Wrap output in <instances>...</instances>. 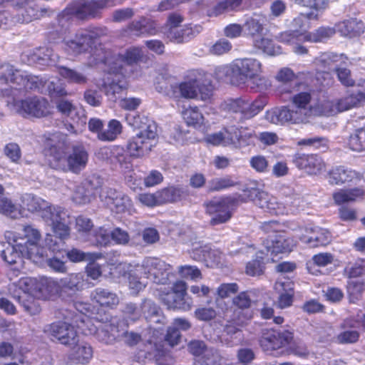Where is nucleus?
Segmentation results:
<instances>
[{
	"label": "nucleus",
	"instance_id": "f257e3e1",
	"mask_svg": "<svg viewBox=\"0 0 365 365\" xmlns=\"http://www.w3.org/2000/svg\"><path fill=\"white\" fill-rule=\"evenodd\" d=\"M103 34V31L99 29L79 31L73 38L64 39L65 50L68 53L76 55L90 49L88 64L93 66L102 63L106 67V74L102 86L106 95L111 101H115L116 95L120 93L127 86L124 66L143 61L144 53L140 48L133 47L128 49L124 55H113L101 44L93 48L97 38Z\"/></svg>",
	"mask_w": 365,
	"mask_h": 365
},
{
	"label": "nucleus",
	"instance_id": "f03ea898",
	"mask_svg": "<svg viewBox=\"0 0 365 365\" xmlns=\"http://www.w3.org/2000/svg\"><path fill=\"white\" fill-rule=\"evenodd\" d=\"M48 151V160L51 168L79 173L88 161V153L82 144L70 146L66 135L54 133Z\"/></svg>",
	"mask_w": 365,
	"mask_h": 365
},
{
	"label": "nucleus",
	"instance_id": "7ed1b4c3",
	"mask_svg": "<svg viewBox=\"0 0 365 365\" xmlns=\"http://www.w3.org/2000/svg\"><path fill=\"white\" fill-rule=\"evenodd\" d=\"M291 106L274 108L267 110L265 118L271 123L299 124L305 123L311 115L324 114V102L315 103L308 91L299 92L292 96Z\"/></svg>",
	"mask_w": 365,
	"mask_h": 365
},
{
	"label": "nucleus",
	"instance_id": "20e7f679",
	"mask_svg": "<svg viewBox=\"0 0 365 365\" xmlns=\"http://www.w3.org/2000/svg\"><path fill=\"white\" fill-rule=\"evenodd\" d=\"M21 199L29 211L41 212V217L52 227L55 235L61 237L69 236L70 217L67 210L58 206H49L48 202L31 193L24 194Z\"/></svg>",
	"mask_w": 365,
	"mask_h": 365
},
{
	"label": "nucleus",
	"instance_id": "39448f33",
	"mask_svg": "<svg viewBox=\"0 0 365 365\" xmlns=\"http://www.w3.org/2000/svg\"><path fill=\"white\" fill-rule=\"evenodd\" d=\"M170 267V264L160 259H144L141 264L136 265L129 273L128 286L131 294H136L143 289L148 279L156 284L164 285L168 280Z\"/></svg>",
	"mask_w": 365,
	"mask_h": 365
},
{
	"label": "nucleus",
	"instance_id": "423d86ee",
	"mask_svg": "<svg viewBox=\"0 0 365 365\" xmlns=\"http://www.w3.org/2000/svg\"><path fill=\"white\" fill-rule=\"evenodd\" d=\"M222 69L225 73H231L232 76L240 83L250 82L251 87L253 88L262 91L269 86L267 79L261 76L262 65L256 58H237Z\"/></svg>",
	"mask_w": 365,
	"mask_h": 365
},
{
	"label": "nucleus",
	"instance_id": "0eeeda50",
	"mask_svg": "<svg viewBox=\"0 0 365 365\" xmlns=\"http://www.w3.org/2000/svg\"><path fill=\"white\" fill-rule=\"evenodd\" d=\"M26 91L19 90V86H11L10 88L2 91L4 96L11 97L7 101L9 108L22 115H31L41 118L49 113L48 102L43 98H30L25 100H19L17 93L22 95Z\"/></svg>",
	"mask_w": 365,
	"mask_h": 365
},
{
	"label": "nucleus",
	"instance_id": "6e6552de",
	"mask_svg": "<svg viewBox=\"0 0 365 365\" xmlns=\"http://www.w3.org/2000/svg\"><path fill=\"white\" fill-rule=\"evenodd\" d=\"M5 238L9 242H23L29 259L34 263L41 262L46 256V247L40 246L41 232L31 225L24 226L20 232L6 231Z\"/></svg>",
	"mask_w": 365,
	"mask_h": 365
},
{
	"label": "nucleus",
	"instance_id": "1a4fd4ad",
	"mask_svg": "<svg viewBox=\"0 0 365 365\" xmlns=\"http://www.w3.org/2000/svg\"><path fill=\"white\" fill-rule=\"evenodd\" d=\"M125 0H77L64 9L58 16V23L63 26L72 16L78 19L96 16L101 9L114 6Z\"/></svg>",
	"mask_w": 365,
	"mask_h": 365
},
{
	"label": "nucleus",
	"instance_id": "9d476101",
	"mask_svg": "<svg viewBox=\"0 0 365 365\" xmlns=\"http://www.w3.org/2000/svg\"><path fill=\"white\" fill-rule=\"evenodd\" d=\"M334 34V30L331 28L321 27L313 33H291L282 32L279 36V41L291 45L293 51L297 54H304L307 52L301 43L305 41L320 42L331 37Z\"/></svg>",
	"mask_w": 365,
	"mask_h": 365
},
{
	"label": "nucleus",
	"instance_id": "9b49d317",
	"mask_svg": "<svg viewBox=\"0 0 365 365\" xmlns=\"http://www.w3.org/2000/svg\"><path fill=\"white\" fill-rule=\"evenodd\" d=\"M156 90L176 100L181 98L194 99L197 98V79L191 78L180 83L173 85L170 78L164 79L163 76L157 78Z\"/></svg>",
	"mask_w": 365,
	"mask_h": 365
},
{
	"label": "nucleus",
	"instance_id": "f8f14e48",
	"mask_svg": "<svg viewBox=\"0 0 365 365\" xmlns=\"http://www.w3.org/2000/svg\"><path fill=\"white\" fill-rule=\"evenodd\" d=\"M36 77L30 76L26 71L4 63L0 65V84L16 86L19 88H34L39 83Z\"/></svg>",
	"mask_w": 365,
	"mask_h": 365
},
{
	"label": "nucleus",
	"instance_id": "ddd939ff",
	"mask_svg": "<svg viewBox=\"0 0 365 365\" xmlns=\"http://www.w3.org/2000/svg\"><path fill=\"white\" fill-rule=\"evenodd\" d=\"M267 103V98L261 97L254 101L245 98L230 99L225 102V109L237 115L239 120L250 119L258 114Z\"/></svg>",
	"mask_w": 365,
	"mask_h": 365
},
{
	"label": "nucleus",
	"instance_id": "4468645a",
	"mask_svg": "<svg viewBox=\"0 0 365 365\" xmlns=\"http://www.w3.org/2000/svg\"><path fill=\"white\" fill-rule=\"evenodd\" d=\"M157 126L151 123L148 130H142L133 136L128 143V150L133 157L147 155L155 145Z\"/></svg>",
	"mask_w": 365,
	"mask_h": 365
},
{
	"label": "nucleus",
	"instance_id": "2eb2a0df",
	"mask_svg": "<svg viewBox=\"0 0 365 365\" xmlns=\"http://www.w3.org/2000/svg\"><path fill=\"white\" fill-rule=\"evenodd\" d=\"M245 195L256 205L272 215H284L288 213V209L281 202H278L275 197L260 190L258 188L252 187L244 190Z\"/></svg>",
	"mask_w": 365,
	"mask_h": 365
},
{
	"label": "nucleus",
	"instance_id": "dca6fc26",
	"mask_svg": "<svg viewBox=\"0 0 365 365\" xmlns=\"http://www.w3.org/2000/svg\"><path fill=\"white\" fill-rule=\"evenodd\" d=\"M235 199L231 196L215 198L206 204L207 212L212 215V225L227 222L231 217V210L235 204Z\"/></svg>",
	"mask_w": 365,
	"mask_h": 365
},
{
	"label": "nucleus",
	"instance_id": "f3484780",
	"mask_svg": "<svg viewBox=\"0 0 365 365\" xmlns=\"http://www.w3.org/2000/svg\"><path fill=\"white\" fill-rule=\"evenodd\" d=\"M68 236L61 237L59 235H51L48 234L45 238V245L47 250L53 254L51 257L46 259V264L53 271L64 274L67 272L66 262L60 259L57 255L60 254L64 249L63 240Z\"/></svg>",
	"mask_w": 365,
	"mask_h": 365
},
{
	"label": "nucleus",
	"instance_id": "a211bd4d",
	"mask_svg": "<svg viewBox=\"0 0 365 365\" xmlns=\"http://www.w3.org/2000/svg\"><path fill=\"white\" fill-rule=\"evenodd\" d=\"M101 200L113 212L121 213L131 206L130 197L113 188H103L100 193Z\"/></svg>",
	"mask_w": 365,
	"mask_h": 365
},
{
	"label": "nucleus",
	"instance_id": "6ab92c4d",
	"mask_svg": "<svg viewBox=\"0 0 365 365\" xmlns=\"http://www.w3.org/2000/svg\"><path fill=\"white\" fill-rule=\"evenodd\" d=\"M53 341L61 344L73 346L78 341V336L74 327L66 322H57L51 324L47 330Z\"/></svg>",
	"mask_w": 365,
	"mask_h": 365
},
{
	"label": "nucleus",
	"instance_id": "aec40b11",
	"mask_svg": "<svg viewBox=\"0 0 365 365\" xmlns=\"http://www.w3.org/2000/svg\"><path fill=\"white\" fill-rule=\"evenodd\" d=\"M46 284L51 291L53 289L56 293L61 287L71 291H81L88 287V283L85 281L83 274L81 273L70 274L60 280L49 278L46 279Z\"/></svg>",
	"mask_w": 365,
	"mask_h": 365
},
{
	"label": "nucleus",
	"instance_id": "412c9836",
	"mask_svg": "<svg viewBox=\"0 0 365 365\" xmlns=\"http://www.w3.org/2000/svg\"><path fill=\"white\" fill-rule=\"evenodd\" d=\"M268 23L267 16L260 12L246 16L243 24L245 36L252 39L264 36Z\"/></svg>",
	"mask_w": 365,
	"mask_h": 365
},
{
	"label": "nucleus",
	"instance_id": "4be33fe9",
	"mask_svg": "<svg viewBox=\"0 0 365 365\" xmlns=\"http://www.w3.org/2000/svg\"><path fill=\"white\" fill-rule=\"evenodd\" d=\"M296 236L304 243L309 247H314L324 246L329 244L331 241L330 233L324 229L316 227L312 228H299Z\"/></svg>",
	"mask_w": 365,
	"mask_h": 365
},
{
	"label": "nucleus",
	"instance_id": "5701e85b",
	"mask_svg": "<svg viewBox=\"0 0 365 365\" xmlns=\"http://www.w3.org/2000/svg\"><path fill=\"white\" fill-rule=\"evenodd\" d=\"M293 163L298 168L305 170L311 175L320 173L325 167L322 158L315 154L297 153L293 158Z\"/></svg>",
	"mask_w": 365,
	"mask_h": 365
},
{
	"label": "nucleus",
	"instance_id": "b1692460",
	"mask_svg": "<svg viewBox=\"0 0 365 365\" xmlns=\"http://www.w3.org/2000/svg\"><path fill=\"white\" fill-rule=\"evenodd\" d=\"M292 338V333L289 331L279 332L273 330L264 334L259 342L262 348L265 351H269L278 349L287 345Z\"/></svg>",
	"mask_w": 365,
	"mask_h": 365
},
{
	"label": "nucleus",
	"instance_id": "393cba45",
	"mask_svg": "<svg viewBox=\"0 0 365 365\" xmlns=\"http://www.w3.org/2000/svg\"><path fill=\"white\" fill-rule=\"evenodd\" d=\"M7 289V292L2 294L11 295V297H21V294L33 296L39 289V285L36 279L26 277L9 284Z\"/></svg>",
	"mask_w": 365,
	"mask_h": 365
},
{
	"label": "nucleus",
	"instance_id": "a878e982",
	"mask_svg": "<svg viewBox=\"0 0 365 365\" xmlns=\"http://www.w3.org/2000/svg\"><path fill=\"white\" fill-rule=\"evenodd\" d=\"M362 104L355 93L343 97L336 101H324V114L333 115L339 112L350 110L353 108L361 106Z\"/></svg>",
	"mask_w": 365,
	"mask_h": 365
},
{
	"label": "nucleus",
	"instance_id": "bb28decb",
	"mask_svg": "<svg viewBox=\"0 0 365 365\" xmlns=\"http://www.w3.org/2000/svg\"><path fill=\"white\" fill-rule=\"evenodd\" d=\"M16 5L19 6V11L15 22L29 23L39 19L44 12L36 5V0H17Z\"/></svg>",
	"mask_w": 365,
	"mask_h": 365
},
{
	"label": "nucleus",
	"instance_id": "cd10ccee",
	"mask_svg": "<svg viewBox=\"0 0 365 365\" xmlns=\"http://www.w3.org/2000/svg\"><path fill=\"white\" fill-rule=\"evenodd\" d=\"M110 316L103 312L104 320L98 322V327L94 336L101 342L105 344H111L120 337V331L116 326L109 322Z\"/></svg>",
	"mask_w": 365,
	"mask_h": 365
},
{
	"label": "nucleus",
	"instance_id": "c85d7f7f",
	"mask_svg": "<svg viewBox=\"0 0 365 365\" xmlns=\"http://www.w3.org/2000/svg\"><path fill=\"white\" fill-rule=\"evenodd\" d=\"M29 75L30 76L38 78V79L40 80L39 83L37 84L36 87L32 88L19 87V90L29 91L37 89L38 91H41V92H48V93L53 98L66 95L67 93L63 86V83L61 82L60 79L53 78L49 80H44L43 78L38 76H34L29 73Z\"/></svg>",
	"mask_w": 365,
	"mask_h": 365
},
{
	"label": "nucleus",
	"instance_id": "c756f323",
	"mask_svg": "<svg viewBox=\"0 0 365 365\" xmlns=\"http://www.w3.org/2000/svg\"><path fill=\"white\" fill-rule=\"evenodd\" d=\"M70 198L76 205H82L91 202L95 197V192L90 182L81 184H71Z\"/></svg>",
	"mask_w": 365,
	"mask_h": 365
},
{
	"label": "nucleus",
	"instance_id": "7c9ffc66",
	"mask_svg": "<svg viewBox=\"0 0 365 365\" xmlns=\"http://www.w3.org/2000/svg\"><path fill=\"white\" fill-rule=\"evenodd\" d=\"M358 325L354 319H345L340 325L341 331L334 337L335 342L339 344L356 343L359 338V333L355 329Z\"/></svg>",
	"mask_w": 365,
	"mask_h": 365
},
{
	"label": "nucleus",
	"instance_id": "2f4dec72",
	"mask_svg": "<svg viewBox=\"0 0 365 365\" xmlns=\"http://www.w3.org/2000/svg\"><path fill=\"white\" fill-rule=\"evenodd\" d=\"M269 237L264 244L267 252H270L271 256L290 252L294 246L292 241L286 238L283 232Z\"/></svg>",
	"mask_w": 365,
	"mask_h": 365
},
{
	"label": "nucleus",
	"instance_id": "473e14b6",
	"mask_svg": "<svg viewBox=\"0 0 365 365\" xmlns=\"http://www.w3.org/2000/svg\"><path fill=\"white\" fill-rule=\"evenodd\" d=\"M8 242V246L2 251L1 256L5 262L9 264H19L21 265L23 258H29V255L26 254V249L24 247L23 242H14L11 240Z\"/></svg>",
	"mask_w": 365,
	"mask_h": 365
},
{
	"label": "nucleus",
	"instance_id": "72a5a7b5",
	"mask_svg": "<svg viewBox=\"0 0 365 365\" xmlns=\"http://www.w3.org/2000/svg\"><path fill=\"white\" fill-rule=\"evenodd\" d=\"M361 174L356 170L344 166H337L330 170L329 182L332 185H339L344 182L360 180Z\"/></svg>",
	"mask_w": 365,
	"mask_h": 365
},
{
	"label": "nucleus",
	"instance_id": "f704fd0d",
	"mask_svg": "<svg viewBox=\"0 0 365 365\" xmlns=\"http://www.w3.org/2000/svg\"><path fill=\"white\" fill-rule=\"evenodd\" d=\"M232 126L229 128H223L217 132L207 134L204 140L206 143L214 146H228L233 145L234 141L237 138H232Z\"/></svg>",
	"mask_w": 365,
	"mask_h": 365
},
{
	"label": "nucleus",
	"instance_id": "c9c22d12",
	"mask_svg": "<svg viewBox=\"0 0 365 365\" xmlns=\"http://www.w3.org/2000/svg\"><path fill=\"white\" fill-rule=\"evenodd\" d=\"M72 351L69 356L70 360L76 364H85L93 356V349L86 342H77V344L70 346Z\"/></svg>",
	"mask_w": 365,
	"mask_h": 365
},
{
	"label": "nucleus",
	"instance_id": "e433bc0d",
	"mask_svg": "<svg viewBox=\"0 0 365 365\" xmlns=\"http://www.w3.org/2000/svg\"><path fill=\"white\" fill-rule=\"evenodd\" d=\"M102 312H99V314L96 313L93 315L81 316L80 322L77 324V327L86 335H94L98 327V322L104 320Z\"/></svg>",
	"mask_w": 365,
	"mask_h": 365
},
{
	"label": "nucleus",
	"instance_id": "4c0bfd02",
	"mask_svg": "<svg viewBox=\"0 0 365 365\" xmlns=\"http://www.w3.org/2000/svg\"><path fill=\"white\" fill-rule=\"evenodd\" d=\"M31 61L40 65H53L58 60V56L53 53L52 48L43 47L36 48L30 54Z\"/></svg>",
	"mask_w": 365,
	"mask_h": 365
},
{
	"label": "nucleus",
	"instance_id": "58836bf2",
	"mask_svg": "<svg viewBox=\"0 0 365 365\" xmlns=\"http://www.w3.org/2000/svg\"><path fill=\"white\" fill-rule=\"evenodd\" d=\"M128 30L131 35L136 36L146 34L153 35L156 31L155 23L145 18H141L139 21H133L130 24Z\"/></svg>",
	"mask_w": 365,
	"mask_h": 365
},
{
	"label": "nucleus",
	"instance_id": "ea45409f",
	"mask_svg": "<svg viewBox=\"0 0 365 365\" xmlns=\"http://www.w3.org/2000/svg\"><path fill=\"white\" fill-rule=\"evenodd\" d=\"M203 253H198L197 249L194 251L193 259L195 260H204L212 263V265H219L222 259V252L217 249H212L210 245H204Z\"/></svg>",
	"mask_w": 365,
	"mask_h": 365
},
{
	"label": "nucleus",
	"instance_id": "a19ab883",
	"mask_svg": "<svg viewBox=\"0 0 365 365\" xmlns=\"http://www.w3.org/2000/svg\"><path fill=\"white\" fill-rule=\"evenodd\" d=\"M277 81L282 83L280 88L283 93H292L294 91L296 83V76L292 70L289 68H283L279 71L276 76Z\"/></svg>",
	"mask_w": 365,
	"mask_h": 365
},
{
	"label": "nucleus",
	"instance_id": "79ce46f5",
	"mask_svg": "<svg viewBox=\"0 0 365 365\" xmlns=\"http://www.w3.org/2000/svg\"><path fill=\"white\" fill-rule=\"evenodd\" d=\"M123 125L115 119L110 120L106 128H103L98 135V139L103 141H113L122 133Z\"/></svg>",
	"mask_w": 365,
	"mask_h": 365
},
{
	"label": "nucleus",
	"instance_id": "37998d69",
	"mask_svg": "<svg viewBox=\"0 0 365 365\" xmlns=\"http://www.w3.org/2000/svg\"><path fill=\"white\" fill-rule=\"evenodd\" d=\"M91 303L81 301L74 302L75 308L83 314L82 316L93 315L96 313L99 314V312H104L103 302L97 300L96 298H91Z\"/></svg>",
	"mask_w": 365,
	"mask_h": 365
},
{
	"label": "nucleus",
	"instance_id": "c03bdc74",
	"mask_svg": "<svg viewBox=\"0 0 365 365\" xmlns=\"http://www.w3.org/2000/svg\"><path fill=\"white\" fill-rule=\"evenodd\" d=\"M339 32L344 36L353 37L363 31V24L356 19H347L336 26Z\"/></svg>",
	"mask_w": 365,
	"mask_h": 365
},
{
	"label": "nucleus",
	"instance_id": "a18cd8bd",
	"mask_svg": "<svg viewBox=\"0 0 365 365\" xmlns=\"http://www.w3.org/2000/svg\"><path fill=\"white\" fill-rule=\"evenodd\" d=\"M166 35L170 41L179 43L189 40L195 35V31L190 26L184 28L173 26L168 29Z\"/></svg>",
	"mask_w": 365,
	"mask_h": 365
},
{
	"label": "nucleus",
	"instance_id": "49530a36",
	"mask_svg": "<svg viewBox=\"0 0 365 365\" xmlns=\"http://www.w3.org/2000/svg\"><path fill=\"white\" fill-rule=\"evenodd\" d=\"M232 138L235 137L237 139L234 141L235 146H244L249 145L255 135L253 130L247 128L240 127V128L232 126Z\"/></svg>",
	"mask_w": 365,
	"mask_h": 365
},
{
	"label": "nucleus",
	"instance_id": "de8ad7c7",
	"mask_svg": "<svg viewBox=\"0 0 365 365\" xmlns=\"http://www.w3.org/2000/svg\"><path fill=\"white\" fill-rule=\"evenodd\" d=\"M364 191L359 188L351 189L348 190H341L334 193L333 198L337 205L347 203L356 201L362 198Z\"/></svg>",
	"mask_w": 365,
	"mask_h": 365
},
{
	"label": "nucleus",
	"instance_id": "09e8293b",
	"mask_svg": "<svg viewBox=\"0 0 365 365\" xmlns=\"http://www.w3.org/2000/svg\"><path fill=\"white\" fill-rule=\"evenodd\" d=\"M185 194L183 189L175 187H169L158 191V197L160 205L180 200Z\"/></svg>",
	"mask_w": 365,
	"mask_h": 365
},
{
	"label": "nucleus",
	"instance_id": "8fccbe9b",
	"mask_svg": "<svg viewBox=\"0 0 365 365\" xmlns=\"http://www.w3.org/2000/svg\"><path fill=\"white\" fill-rule=\"evenodd\" d=\"M182 115L188 125L200 127L204 124V117L197 106H189L184 108Z\"/></svg>",
	"mask_w": 365,
	"mask_h": 365
},
{
	"label": "nucleus",
	"instance_id": "3c124183",
	"mask_svg": "<svg viewBox=\"0 0 365 365\" xmlns=\"http://www.w3.org/2000/svg\"><path fill=\"white\" fill-rule=\"evenodd\" d=\"M222 341L229 346L238 344L242 339L241 330L229 322L225 327L222 334Z\"/></svg>",
	"mask_w": 365,
	"mask_h": 365
},
{
	"label": "nucleus",
	"instance_id": "603ef678",
	"mask_svg": "<svg viewBox=\"0 0 365 365\" xmlns=\"http://www.w3.org/2000/svg\"><path fill=\"white\" fill-rule=\"evenodd\" d=\"M101 252H83L78 249H72L66 252L67 258L73 262L91 260L94 261L102 257Z\"/></svg>",
	"mask_w": 365,
	"mask_h": 365
},
{
	"label": "nucleus",
	"instance_id": "864d4df0",
	"mask_svg": "<svg viewBox=\"0 0 365 365\" xmlns=\"http://www.w3.org/2000/svg\"><path fill=\"white\" fill-rule=\"evenodd\" d=\"M58 73L71 83L84 84L87 82V77L74 69L62 66L59 68Z\"/></svg>",
	"mask_w": 365,
	"mask_h": 365
},
{
	"label": "nucleus",
	"instance_id": "5fc2aeb1",
	"mask_svg": "<svg viewBox=\"0 0 365 365\" xmlns=\"http://www.w3.org/2000/svg\"><path fill=\"white\" fill-rule=\"evenodd\" d=\"M128 124L134 129L148 130L151 123H155L148 117L140 114H128L125 117Z\"/></svg>",
	"mask_w": 365,
	"mask_h": 365
},
{
	"label": "nucleus",
	"instance_id": "6e6d98bb",
	"mask_svg": "<svg viewBox=\"0 0 365 365\" xmlns=\"http://www.w3.org/2000/svg\"><path fill=\"white\" fill-rule=\"evenodd\" d=\"M254 45L264 53L269 56H276L280 53L279 48L275 47L272 41L264 36L253 39Z\"/></svg>",
	"mask_w": 365,
	"mask_h": 365
},
{
	"label": "nucleus",
	"instance_id": "4d7b16f0",
	"mask_svg": "<svg viewBox=\"0 0 365 365\" xmlns=\"http://www.w3.org/2000/svg\"><path fill=\"white\" fill-rule=\"evenodd\" d=\"M349 147L356 152H362L365 149V128H359L350 135Z\"/></svg>",
	"mask_w": 365,
	"mask_h": 365
},
{
	"label": "nucleus",
	"instance_id": "13d9d810",
	"mask_svg": "<svg viewBox=\"0 0 365 365\" xmlns=\"http://www.w3.org/2000/svg\"><path fill=\"white\" fill-rule=\"evenodd\" d=\"M168 309L173 310L187 311L192 305V298H163Z\"/></svg>",
	"mask_w": 365,
	"mask_h": 365
},
{
	"label": "nucleus",
	"instance_id": "bf43d9fd",
	"mask_svg": "<svg viewBox=\"0 0 365 365\" xmlns=\"http://www.w3.org/2000/svg\"><path fill=\"white\" fill-rule=\"evenodd\" d=\"M0 213L11 218H17L21 215L18 206L11 200L4 196L0 197Z\"/></svg>",
	"mask_w": 365,
	"mask_h": 365
},
{
	"label": "nucleus",
	"instance_id": "052dcab7",
	"mask_svg": "<svg viewBox=\"0 0 365 365\" xmlns=\"http://www.w3.org/2000/svg\"><path fill=\"white\" fill-rule=\"evenodd\" d=\"M187 288V284L185 282L178 280L171 286H168V287H165V284L162 285L160 288H158V290L160 291L163 294L165 295L173 294L176 297H185Z\"/></svg>",
	"mask_w": 365,
	"mask_h": 365
},
{
	"label": "nucleus",
	"instance_id": "680f3d73",
	"mask_svg": "<svg viewBox=\"0 0 365 365\" xmlns=\"http://www.w3.org/2000/svg\"><path fill=\"white\" fill-rule=\"evenodd\" d=\"M237 182L230 176L215 178L208 182L209 189L212 191H219L234 187Z\"/></svg>",
	"mask_w": 365,
	"mask_h": 365
},
{
	"label": "nucleus",
	"instance_id": "e2e57ef3",
	"mask_svg": "<svg viewBox=\"0 0 365 365\" xmlns=\"http://www.w3.org/2000/svg\"><path fill=\"white\" fill-rule=\"evenodd\" d=\"M339 56L332 53H323L315 59L314 63L322 72H327L331 69L332 64L336 63Z\"/></svg>",
	"mask_w": 365,
	"mask_h": 365
},
{
	"label": "nucleus",
	"instance_id": "0e129e2a",
	"mask_svg": "<svg viewBox=\"0 0 365 365\" xmlns=\"http://www.w3.org/2000/svg\"><path fill=\"white\" fill-rule=\"evenodd\" d=\"M274 290L279 297H294V283L288 279H279L274 284Z\"/></svg>",
	"mask_w": 365,
	"mask_h": 365
},
{
	"label": "nucleus",
	"instance_id": "69168bd1",
	"mask_svg": "<svg viewBox=\"0 0 365 365\" xmlns=\"http://www.w3.org/2000/svg\"><path fill=\"white\" fill-rule=\"evenodd\" d=\"M21 306L24 310L31 315L40 313L41 306L40 304L41 298H16Z\"/></svg>",
	"mask_w": 365,
	"mask_h": 365
},
{
	"label": "nucleus",
	"instance_id": "338daca9",
	"mask_svg": "<svg viewBox=\"0 0 365 365\" xmlns=\"http://www.w3.org/2000/svg\"><path fill=\"white\" fill-rule=\"evenodd\" d=\"M329 0H310L309 7L312 10L309 12V17L312 19H319L324 11L329 7Z\"/></svg>",
	"mask_w": 365,
	"mask_h": 365
},
{
	"label": "nucleus",
	"instance_id": "774afa93",
	"mask_svg": "<svg viewBox=\"0 0 365 365\" xmlns=\"http://www.w3.org/2000/svg\"><path fill=\"white\" fill-rule=\"evenodd\" d=\"M309 20L312 19L309 17V13L306 14H300L292 21V27L294 29V30L287 31L286 32H291L294 34L304 33V31L308 28Z\"/></svg>",
	"mask_w": 365,
	"mask_h": 365
}]
</instances>
